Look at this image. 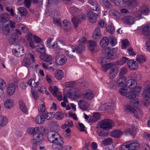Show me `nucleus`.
<instances>
[{"mask_svg":"<svg viewBox=\"0 0 150 150\" xmlns=\"http://www.w3.org/2000/svg\"><path fill=\"white\" fill-rule=\"evenodd\" d=\"M139 10L141 12V13L144 15H147L149 11V9L148 6L145 4L143 5Z\"/></svg>","mask_w":150,"mask_h":150,"instance_id":"nucleus-32","label":"nucleus"},{"mask_svg":"<svg viewBox=\"0 0 150 150\" xmlns=\"http://www.w3.org/2000/svg\"><path fill=\"white\" fill-rule=\"evenodd\" d=\"M12 52L14 56L16 57H22L24 54V49L22 46L17 45L15 48L12 50Z\"/></svg>","mask_w":150,"mask_h":150,"instance_id":"nucleus-6","label":"nucleus"},{"mask_svg":"<svg viewBox=\"0 0 150 150\" xmlns=\"http://www.w3.org/2000/svg\"><path fill=\"white\" fill-rule=\"evenodd\" d=\"M27 37L30 38L31 39L33 40L34 42L36 43H40L42 41L41 39L38 36L35 35H33L30 33H27Z\"/></svg>","mask_w":150,"mask_h":150,"instance_id":"nucleus-29","label":"nucleus"},{"mask_svg":"<svg viewBox=\"0 0 150 150\" xmlns=\"http://www.w3.org/2000/svg\"><path fill=\"white\" fill-rule=\"evenodd\" d=\"M18 10L20 13L23 16H25L27 13V11L26 8L24 7L18 8Z\"/></svg>","mask_w":150,"mask_h":150,"instance_id":"nucleus-63","label":"nucleus"},{"mask_svg":"<svg viewBox=\"0 0 150 150\" xmlns=\"http://www.w3.org/2000/svg\"><path fill=\"white\" fill-rule=\"evenodd\" d=\"M47 139L50 142L53 143L62 139L57 132L54 131L50 132L48 133Z\"/></svg>","mask_w":150,"mask_h":150,"instance_id":"nucleus-4","label":"nucleus"},{"mask_svg":"<svg viewBox=\"0 0 150 150\" xmlns=\"http://www.w3.org/2000/svg\"><path fill=\"white\" fill-rule=\"evenodd\" d=\"M78 104L80 108L82 110H86L87 108V103L85 100H80L78 102Z\"/></svg>","mask_w":150,"mask_h":150,"instance_id":"nucleus-35","label":"nucleus"},{"mask_svg":"<svg viewBox=\"0 0 150 150\" xmlns=\"http://www.w3.org/2000/svg\"><path fill=\"white\" fill-rule=\"evenodd\" d=\"M136 60L140 63H142L145 61V57L142 55H139L137 56Z\"/></svg>","mask_w":150,"mask_h":150,"instance_id":"nucleus-61","label":"nucleus"},{"mask_svg":"<svg viewBox=\"0 0 150 150\" xmlns=\"http://www.w3.org/2000/svg\"><path fill=\"white\" fill-rule=\"evenodd\" d=\"M10 15L9 14L4 13L0 15V22L3 23V24H6L8 23Z\"/></svg>","mask_w":150,"mask_h":150,"instance_id":"nucleus-14","label":"nucleus"},{"mask_svg":"<svg viewBox=\"0 0 150 150\" xmlns=\"http://www.w3.org/2000/svg\"><path fill=\"white\" fill-rule=\"evenodd\" d=\"M108 40L110 45L112 46H115L117 44V39L112 36H109Z\"/></svg>","mask_w":150,"mask_h":150,"instance_id":"nucleus-56","label":"nucleus"},{"mask_svg":"<svg viewBox=\"0 0 150 150\" xmlns=\"http://www.w3.org/2000/svg\"><path fill=\"white\" fill-rule=\"evenodd\" d=\"M123 132L119 129H116L113 130L110 133V136L114 138H119L122 134Z\"/></svg>","mask_w":150,"mask_h":150,"instance_id":"nucleus-19","label":"nucleus"},{"mask_svg":"<svg viewBox=\"0 0 150 150\" xmlns=\"http://www.w3.org/2000/svg\"><path fill=\"white\" fill-rule=\"evenodd\" d=\"M54 51L57 54L60 53L62 51V49L58 45L57 42H54L53 44V47Z\"/></svg>","mask_w":150,"mask_h":150,"instance_id":"nucleus-46","label":"nucleus"},{"mask_svg":"<svg viewBox=\"0 0 150 150\" xmlns=\"http://www.w3.org/2000/svg\"><path fill=\"white\" fill-rule=\"evenodd\" d=\"M45 119L43 116L41 115H38L36 117L35 121L37 123L39 124H42L44 123L45 121Z\"/></svg>","mask_w":150,"mask_h":150,"instance_id":"nucleus-43","label":"nucleus"},{"mask_svg":"<svg viewBox=\"0 0 150 150\" xmlns=\"http://www.w3.org/2000/svg\"><path fill=\"white\" fill-rule=\"evenodd\" d=\"M142 32L146 36L150 35V23L146 24L144 27Z\"/></svg>","mask_w":150,"mask_h":150,"instance_id":"nucleus-30","label":"nucleus"},{"mask_svg":"<svg viewBox=\"0 0 150 150\" xmlns=\"http://www.w3.org/2000/svg\"><path fill=\"white\" fill-rule=\"evenodd\" d=\"M16 87L15 85L12 83L9 84L7 86V91L10 96L13 95L15 92Z\"/></svg>","mask_w":150,"mask_h":150,"instance_id":"nucleus-21","label":"nucleus"},{"mask_svg":"<svg viewBox=\"0 0 150 150\" xmlns=\"http://www.w3.org/2000/svg\"><path fill=\"white\" fill-rule=\"evenodd\" d=\"M140 146L139 141L136 140H131L124 143L122 145L121 150H135Z\"/></svg>","mask_w":150,"mask_h":150,"instance_id":"nucleus-1","label":"nucleus"},{"mask_svg":"<svg viewBox=\"0 0 150 150\" xmlns=\"http://www.w3.org/2000/svg\"><path fill=\"white\" fill-rule=\"evenodd\" d=\"M133 113L137 118H139L142 117L143 115V112L140 109H137V110L135 109Z\"/></svg>","mask_w":150,"mask_h":150,"instance_id":"nucleus-49","label":"nucleus"},{"mask_svg":"<svg viewBox=\"0 0 150 150\" xmlns=\"http://www.w3.org/2000/svg\"><path fill=\"white\" fill-rule=\"evenodd\" d=\"M43 114L44 119L47 120L52 119L55 115V113L54 112H45Z\"/></svg>","mask_w":150,"mask_h":150,"instance_id":"nucleus-42","label":"nucleus"},{"mask_svg":"<svg viewBox=\"0 0 150 150\" xmlns=\"http://www.w3.org/2000/svg\"><path fill=\"white\" fill-rule=\"evenodd\" d=\"M67 96L69 98H78L80 97L82 94L79 90L76 88H71L67 92Z\"/></svg>","mask_w":150,"mask_h":150,"instance_id":"nucleus-3","label":"nucleus"},{"mask_svg":"<svg viewBox=\"0 0 150 150\" xmlns=\"http://www.w3.org/2000/svg\"><path fill=\"white\" fill-rule=\"evenodd\" d=\"M115 64L112 63L103 64L101 69L102 71H106L108 69H110L111 68H114Z\"/></svg>","mask_w":150,"mask_h":150,"instance_id":"nucleus-28","label":"nucleus"},{"mask_svg":"<svg viewBox=\"0 0 150 150\" xmlns=\"http://www.w3.org/2000/svg\"><path fill=\"white\" fill-rule=\"evenodd\" d=\"M137 84L136 81L133 79H130L127 81L126 85L128 86L129 88L134 89L136 87Z\"/></svg>","mask_w":150,"mask_h":150,"instance_id":"nucleus-24","label":"nucleus"},{"mask_svg":"<svg viewBox=\"0 0 150 150\" xmlns=\"http://www.w3.org/2000/svg\"><path fill=\"white\" fill-rule=\"evenodd\" d=\"M117 74V71L115 65L114 68H111L109 72L108 75L111 79L114 78Z\"/></svg>","mask_w":150,"mask_h":150,"instance_id":"nucleus-23","label":"nucleus"},{"mask_svg":"<svg viewBox=\"0 0 150 150\" xmlns=\"http://www.w3.org/2000/svg\"><path fill=\"white\" fill-rule=\"evenodd\" d=\"M109 40L106 37H103L100 42V46L101 47H104L107 46L109 44Z\"/></svg>","mask_w":150,"mask_h":150,"instance_id":"nucleus-27","label":"nucleus"},{"mask_svg":"<svg viewBox=\"0 0 150 150\" xmlns=\"http://www.w3.org/2000/svg\"><path fill=\"white\" fill-rule=\"evenodd\" d=\"M126 96L129 99L133 98L138 97V94L135 92L133 90L127 93L126 94Z\"/></svg>","mask_w":150,"mask_h":150,"instance_id":"nucleus-36","label":"nucleus"},{"mask_svg":"<svg viewBox=\"0 0 150 150\" xmlns=\"http://www.w3.org/2000/svg\"><path fill=\"white\" fill-rule=\"evenodd\" d=\"M129 104L135 107H138L140 105L139 100L137 99L130 100L129 101Z\"/></svg>","mask_w":150,"mask_h":150,"instance_id":"nucleus-48","label":"nucleus"},{"mask_svg":"<svg viewBox=\"0 0 150 150\" xmlns=\"http://www.w3.org/2000/svg\"><path fill=\"white\" fill-rule=\"evenodd\" d=\"M16 27L18 28H21L23 32L27 34V35L28 33H29L26 27L22 23H20L16 25Z\"/></svg>","mask_w":150,"mask_h":150,"instance_id":"nucleus-55","label":"nucleus"},{"mask_svg":"<svg viewBox=\"0 0 150 150\" xmlns=\"http://www.w3.org/2000/svg\"><path fill=\"white\" fill-rule=\"evenodd\" d=\"M127 66L129 69L135 70H137L139 67L138 63L135 61L132 60H129L127 62Z\"/></svg>","mask_w":150,"mask_h":150,"instance_id":"nucleus-10","label":"nucleus"},{"mask_svg":"<svg viewBox=\"0 0 150 150\" xmlns=\"http://www.w3.org/2000/svg\"><path fill=\"white\" fill-rule=\"evenodd\" d=\"M63 140L62 139L53 143L52 147L54 150H62Z\"/></svg>","mask_w":150,"mask_h":150,"instance_id":"nucleus-11","label":"nucleus"},{"mask_svg":"<svg viewBox=\"0 0 150 150\" xmlns=\"http://www.w3.org/2000/svg\"><path fill=\"white\" fill-rule=\"evenodd\" d=\"M82 97L85 99L90 100L93 97V92L90 90H85L82 94Z\"/></svg>","mask_w":150,"mask_h":150,"instance_id":"nucleus-13","label":"nucleus"},{"mask_svg":"<svg viewBox=\"0 0 150 150\" xmlns=\"http://www.w3.org/2000/svg\"><path fill=\"white\" fill-rule=\"evenodd\" d=\"M135 108L130 105L125 106L124 108L125 112L127 114H131L133 113Z\"/></svg>","mask_w":150,"mask_h":150,"instance_id":"nucleus-33","label":"nucleus"},{"mask_svg":"<svg viewBox=\"0 0 150 150\" xmlns=\"http://www.w3.org/2000/svg\"><path fill=\"white\" fill-rule=\"evenodd\" d=\"M113 143L112 139L110 137L106 139L103 140L102 142V144L105 145H110Z\"/></svg>","mask_w":150,"mask_h":150,"instance_id":"nucleus-57","label":"nucleus"},{"mask_svg":"<svg viewBox=\"0 0 150 150\" xmlns=\"http://www.w3.org/2000/svg\"><path fill=\"white\" fill-rule=\"evenodd\" d=\"M49 89L54 96H58V89L56 87L54 86L53 87H50L49 88Z\"/></svg>","mask_w":150,"mask_h":150,"instance_id":"nucleus-51","label":"nucleus"},{"mask_svg":"<svg viewBox=\"0 0 150 150\" xmlns=\"http://www.w3.org/2000/svg\"><path fill=\"white\" fill-rule=\"evenodd\" d=\"M67 58L64 55L62 54L57 55L55 58V63L58 65H63L67 63Z\"/></svg>","mask_w":150,"mask_h":150,"instance_id":"nucleus-7","label":"nucleus"},{"mask_svg":"<svg viewBox=\"0 0 150 150\" xmlns=\"http://www.w3.org/2000/svg\"><path fill=\"white\" fill-rule=\"evenodd\" d=\"M122 4H127L129 6L134 7L137 5V0H122Z\"/></svg>","mask_w":150,"mask_h":150,"instance_id":"nucleus-17","label":"nucleus"},{"mask_svg":"<svg viewBox=\"0 0 150 150\" xmlns=\"http://www.w3.org/2000/svg\"><path fill=\"white\" fill-rule=\"evenodd\" d=\"M63 28L65 32H69L71 29V24L70 22L67 19H64L62 21Z\"/></svg>","mask_w":150,"mask_h":150,"instance_id":"nucleus-22","label":"nucleus"},{"mask_svg":"<svg viewBox=\"0 0 150 150\" xmlns=\"http://www.w3.org/2000/svg\"><path fill=\"white\" fill-rule=\"evenodd\" d=\"M38 110L40 114H43L46 112L45 103L44 102H42L39 105Z\"/></svg>","mask_w":150,"mask_h":150,"instance_id":"nucleus-41","label":"nucleus"},{"mask_svg":"<svg viewBox=\"0 0 150 150\" xmlns=\"http://www.w3.org/2000/svg\"><path fill=\"white\" fill-rule=\"evenodd\" d=\"M44 139L43 134L39 132L34 134L32 143L34 146L39 145L41 143Z\"/></svg>","mask_w":150,"mask_h":150,"instance_id":"nucleus-5","label":"nucleus"},{"mask_svg":"<svg viewBox=\"0 0 150 150\" xmlns=\"http://www.w3.org/2000/svg\"><path fill=\"white\" fill-rule=\"evenodd\" d=\"M127 79V78L125 76H122L117 80L116 82V84L118 86H122L125 84Z\"/></svg>","mask_w":150,"mask_h":150,"instance_id":"nucleus-20","label":"nucleus"},{"mask_svg":"<svg viewBox=\"0 0 150 150\" xmlns=\"http://www.w3.org/2000/svg\"><path fill=\"white\" fill-rule=\"evenodd\" d=\"M3 33L5 35H8L10 32V27L8 23L3 24Z\"/></svg>","mask_w":150,"mask_h":150,"instance_id":"nucleus-47","label":"nucleus"},{"mask_svg":"<svg viewBox=\"0 0 150 150\" xmlns=\"http://www.w3.org/2000/svg\"><path fill=\"white\" fill-rule=\"evenodd\" d=\"M101 34L100 29L97 28L95 29L93 34V37L95 40L98 39L101 37Z\"/></svg>","mask_w":150,"mask_h":150,"instance_id":"nucleus-25","label":"nucleus"},{"mask_svg":"<svg viewBox=\"0 0 150 150\" xmlns=\"http://www.w3.org/2000/svg\"><path fill=\"white\" fill-rule=\"evenodd\" d=\"M101 4L104 6L106 7L110 8L111 7L110 2L108 0H100Z\"/></svg>","mask_w":150,"mask_h":150,"instance_id":"nucleus-58","label":"nucleus"},{"mask_svg":"<svg viewBox=\"0 0 150 150\" xmlns=\"http://www.w3.org/2000/svg\"><path fill=\"white\" fill-rule=\"evenodd\" d=\"M7 119L3 116H0V126H4L8 123Z\"/></svg>","mask_w":150,"mask_h":150,"instance_id":"nucleus-53","label":"nucleus"},{"mask_svg":"<svg viewBox=\"0 0 150 150\" xmlns=\"http://www.w3.org/2000/svg\"><path fill=\"white\" fill-rule=\"evenodd\" d=\"M100 127L104 130L111 129L114 125V123L111 120L105 119L99 122L98 123Z\"/></svg>","mask_w":150,"mask_h":150,"instance_id":"nucleus-2","label":"nucleus"},{"mask_svg":"<svg viewBox=\"0 0 150 150\" xmlns=\"http://www.w3.org/2000/svg\"><path fill=\"white\" fill-rule=\"evenodd\" d=\"M109 13L110 15L114 18L118 19L120 16V13L115 10H111Z\"/></svg>","mask_w":150,"mask_h":150,"instance_id":"nucleus-40","label":"nucleus"},{"mask_svg":"<svg viewBox=\"0 0 150 150\" xmlns=\"http://www.w3.org/2000/svg\"><path fill=\"white\" fill-rule=\"evenodd\" d=\"M19 107L22 111L25 114L28 113V111L24 103L22 101L19 103Z\"/></svg>","mask_w":150,"mask_h":150,"instance_id":"nucleus-50","label":"nucleus"},{"mask_svg":"<svg viewBox=\"0 0 150 150\" xmlns=\"http://www.w3.org/2000/svg\"><path fill=\"white\" fill-rule=\"evenodd\" d=\"M142 95L144 98L149 97H150V88H148L145 89L143 92Z\"/></svg>","mask_w":150,"mask_h":150,"instance_id":"nucleus-59","label":"nucleus"},{"mask_svg":"<svg viewBox=\"0 0 150 150\" xmlns=\"http://www.w3.org/2000/svg\"><path fill=\"white\" fill-rule=\"evenodd\" d=\"M100 13H99L97 14L94 13L92 11L89 12L87 14L88 17L89 21L91 23H94L96 22V18H99Z\"/></svg>","mask_w":150,"mask_h":150,"instance_id":"nucleus-8","label":"nucleus"},{"mask_svg":"<svg viewBox=\"0 0 150 150\" xmlns=\"http://www.w3.org/2000/svg\"><path fill=\"white\" fill-rule=\"evenodd\" d=\"M4 105L5 108L9 109L12 108L13 106L14 103L12 100L8 99L5 101Z\"/></svg>","mask_w":150,"mask_h":150,"instance_id":"nucleus-39","label":"nucleus"},{"mask_svg":"<svg viewBox=\"0 0 150 150\" xmlns=\"http://www.w3.org/2000/svg\"><path fill=\"white\" fill-rule=\"evenodd\" d=\"M88 2L92 6L91 8L93 10L97 11L98 13H100V6L97 3L92 0H88Z\"/></svg>","mask_w":150,"mask_h":150,"instance_id":"nucleus-16","label":"nucleus"},{"mask_svg":"<svg viewBox=\"0 0 150 150\" xmlns=\"http://www.w3.org/2000/svg\"><path fill=\"white\" fill-rule=\"evenodd\" d=\"M40 57L41 59L46 62H50L52 59V57L51 56L46 53L40 54Z\"/></svg>","mask_w":150,"mask_h":150,"instance_id":"nucleus-38","label":"nucleus"},{"mask_svg":"<svg viewBox=\"0 0 150 150\" xmlns=\"http://www.w3.org/2000/svg\"><path fill=\"white\" fill-rule=\"evenodd\" d=\"M107 31L111 34H113L114 32V28L113 25L110 24L106 27Z\"/></svg>","mask_w":150,"mask_h":150,"instance_id":"nucleus-64","label":"nucleus"},{"mask_svg":"<svg viewBox=\"0 0 150 150\" xmlns=\"http://www.w3.org/2000/svg\"><path fill=\"white\" fill-rule=\"evenodd\" d=\"M75 47L72 45H70L68 50H65V52L69 57L73 58L75 57Z\"/></svg>","mask_w":150,"mask_h":150,"instance_id":"nucleus-9","label":"nucleus"},{"mask_svg":"<svg viewBox=\"0 0 150 150\" xmlns=\"http://www.w3.org/2000/svg\"><path fill=\"white\" fill-rule=\"evenodd\" d=\"M102 52L104 55H107L108 59L112 56L111 49L109 47H103L102 50Z\"/></svg>","mask_w":150,"mask_h":150,"instance_id":"nucleus-18","label":"nucleus"},{"mask_svg":"<svg viewBox=\"0 0 150 150\" xmlns=\"http://www.w3.org/2000/svg\"><path fill=\"white\" fill-rule=\"evenodd\" d=\"M75 50L78 53H81L84 52L85 50V47L83 44H79L75 47Z\"/></svg>","mask_w":150,"mask_h":150,"instance_id":"nucleus-45","label":"nucleus"},{"mask_svg":"<svg viewBox=\"0 0 150 150\" xmlns=\"http://www.w3.org/2000/svg\"><path fill=\"white\" fill-rule=\"evenodd\" d=\"M136 123V122H134V123L132 124V130L133 131V132L132 133L131 132V130L130 128H127L125 129L124 131V132L125 133H127V132H129L130 133V135L131 136H133L134 137L135 135V132L136 131L137 128L136 127L137 126H136L135 125V124Z\"/></svg>","mask_w":150,"mask_h":150,"instance_id":"nucleus-26","label":"nucleus"},{"mask_svg":"<svg viewBox=\"0 0 150 150\" xmlns=\"http://www.w3.org/2000/svg\"><path fill=\"white\" fill-rule=\"evenodd\" d=\"M28 132L29 134L33 135V136L35 133L39 132V128L38 127L31 128L28 129Z\"/></svg>","mask_w":150,"mask_h":150,"instance_id":"nucleus-52","label":"nucleus"},{"mask_svg":"<svg viewBox=\"0 0 150 150\" xmlns=\"http://www.w3.org/2000/svg\"><path fill=\"white\" fill-rule=\"evenodd\" d=\"M122 21L128 25H132L134 23V18L132 16H127L124 17L122 18Z\"/></svg>","mask_w":150,"mask_h":150,"instance_id":"nucleus-15","label":"nucleus"},{"mask_svg":"<svg viewBox=\"0 0 150 150\" xmlns=\"http://www.w3.org/2000/svg\"><path fill=\"white\" fill-rule=\"evenodd\" d=\"M26 37L27 40L28 42L29 47L32 49L35 48V49L36 46H35L34 44V41L31 39L29 37H27V35H26Z\"/></svg>","mask_w":150,"mask_h":150,"instance_id":"nucleus-54","label":"nucleus"},{"mask_svg":"<svg viewBox=\"0 0 150 150\" xmlns=\"http://www.w3.org/2000/svg\"><path fill=\"white\" fill-rule=\"evenodd\" d=\"M55 75L57 79L61 80L64 77V73L62 70L58 69L56 71Z\"/></svg>","mask_w":150,"mask_h":150,"instance_id":"nucleus-37","label":"nucleus"},{"mask_svg":"<svg viewBox=\"0 0 150 150\" xmlns=\"http://www.w3.org/2000/svg\"><path fill=\"white\" fill-rule=\"evenodd\" d=\"M28 84L32 87H37L39 85L38 81L35 82L33 79H29L28 81Z\"/></svg>","mask_w":150,"mask_h":150,"instance_id":"nucleus-44","label":"nucleus"},{"mask_svg":"<svg viewBox=\"0 0 150 150\" xmlns=\"http://www.w3.org/2000/svg\"><path fill=\"white\" fill-rule=\"evenodd\" d=\"M35 50L39 53H44L45 52V48L44 45L42 44H40L36 46Z\"/></svg>","mask_w":150,"mask_h":150,"instance_id":"nucleus-31","label":"nucleus"},{"mask_svg":"<svg viewBox=\"0 0 150 150\" xmlns=\"http://www.w3.org/2000/svg\"><path fill=\"white\" fill-rule=\"evenodd\" d=\"M97 133L98 135L101 137H106L109 134L108 132L100 128L97 129Z\"/></svg>","mask_w":150,"mask_h":150,"instance_id":"nucleus-34","label":"nucleus"},{"mask_svg":"<svg viewBox=\"0 0 150 150\" xmlns=\"http://www.w3.org/2000/svg\"><path fill=\"white\" fill-rule=\"evenodd\" d=\"M79 12V9L74 6H73L70 9V13L72 16L77 15Z\"/></svg>","mask_w":150,"mask_h":150,"instance_id":"nucleus-60","label":"nucleus"},{"mask_svg":"<svg viewBox=\"0 0 150 150\" xmlns=\"http://www.w3.org/2000/svg\"><path fill=\"white\" fill-rule=\"evenodd\" d=\"M72 20L74 27L76 28H77L78 24L81 22V20L80 19H78L76 17H74L72 18Z\"/></svg>","mask_w":150,"mask_h":150,"instance_id":"nucleus-62","label":"nucleus"},{"mask_svg":"<svg viewBox=\"0 0 150 150\" xmlns=\"http://www.w3.org/2000/svg\"><path fill=\"white\" fill-rule=\"evenodd\" d=\"M89 45V49L92 52H96L98 51L97 44L94 41L90 40L88 41Z\"/></svg>","mask_w":150,"mask_h":150,"instance_id":"nucleus-12","label":"nucleus"}]
</instances>
